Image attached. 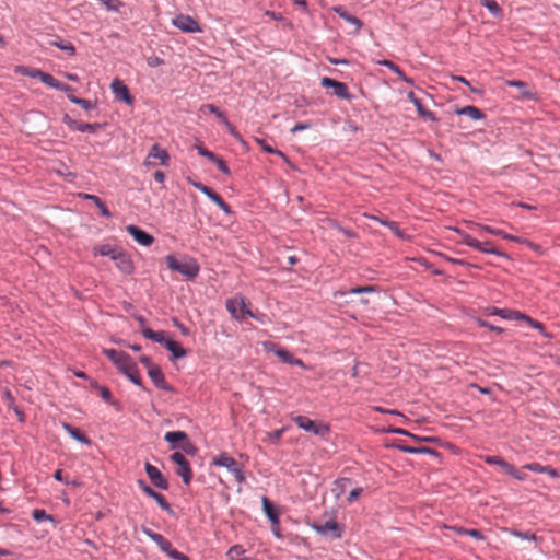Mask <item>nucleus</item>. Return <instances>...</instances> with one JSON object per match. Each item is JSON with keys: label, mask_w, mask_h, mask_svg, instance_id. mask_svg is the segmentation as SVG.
Masks as SVG:
<instances>
[{"label": "nucleus", "mask_w": 560, "mask_h": 560, "mask_svg": "<svg viewBox=\"0 0 560 560\" xmlns=\"http://www.w3.org/2000/svg\"><path fill=\"white\" fill-rule=\"evenodd\" d=\"M103 353L126 375L135 385L144 389L139 369L132 358L122 351L104 349Z\"/></svg>", "instance_id": "obj_1"}, {"label": "nucleus", "mask_w": 560, "mask_h": 560, "mask_svg": "<svg viewBox=\"0 0 560 560\" xmlns=\"http://www.w3.org/2000/svg\"><path fill=\"white\" fill-rule=\"evenodd\" d=\"M165 262L171 270L182 273L187 279H194L199 273V265L194 258H186L180 261L173 255H168L165 257Z\"/></svg>", "instance_id": "obj_2"}, {"label": "nucleus", "mask_w": 560, "mask_h": 560, "mask_svg": "<svg viewBox=\"0 0 560 560\" xmlns=\"http://www.w3.org/2000/svg\"><path fill=\"white\" fill-rule=\"evenodd\" d=\"M292 420L300 429L322 439H327L330 433V427L323 421H314L305 416H294Z\"/></svg>", "instance_id": "obj_3"}, {"label": "nucleus", "mask_w": 560, "mask_h": 560, "mask_svg": "<svg viewBox=\"0 0 560 560\" xmlns=\"http://www.w3.org/2000/svg\"><path fill=\"white\" fill-rule=\"evenodd\" d=\"M226 310L236 320H243L245 316L260 320V318L248 308L246 300L242 295H236L232 299H229L226 301Z\"/></svg>", "instance_id": "obj_4"}, {"label": "nucleus", "mask_w": 560, "mask_h": 560, "mask_svg": "<svg viewBox=\"0 0 560 560\" xmlns=\"http://www.w3.org/2000/svg\"><path fill=\"white\" fill-rule=\"evenodd\" d=\"M211 465L228 468L235 477L238 483L244 482L245 477L242 469L238 467L237 462L228 453H221L212 458Z\"/></svg>", "instance_id": "obj_5"}, {"label": "nucleus", "mask_w": 560, "mask_h": 560, "mask_svg": "<svg viewBox=\"0 0 560 560\" xmlns=\"http://www.w3.org/2000/svg\"><path fill=\"white\" fill-rule=\"evenodd\" d=\"M320 85L323 88H331L334 90V95L341 100L351 101L352 94H350L348 85L343 82H339L328 77H323L320 79Z\"/></svg>", "instance_id": "obj_6"}, {"label": "nucleus", "mask_w": 560, "mask_h": 560, "mask_svg": "<svg viewBox=\"0 0 560 560\" xmlns=\"http://www.w3.org/2000/svg\"><path fill=\"white\" fill-rule=\"evenodd\" d=\"M173 25L186 33H197L201 31L198 22L189 15H177L173 19Z\"/></svg>", "instance_id": "obj_7"}, {"label": "nucleus", "mask_w": 560, "mask_h": 560, "mask_svg": "<svg viewBox=\"0 0 560 560\" xmlns=\"http://www.w3.org/2000/svg\"><path fill=\"white\" fill-rule=\"evenodd\" d=\"M265 349L268 351H272L276 353V355L284 363L291 364V365H298V366H304V363L301 359H296L293 357L291 352L283 348H278L273 343H265Z\"/></svg>", "instance_id": "obj_8"}, {"label": "nucleus", "mask_w": 560, "mask_h": 560, "mask_svg": "<svg viewBox=\"0 0 560 560\" xmlns=\"http://www.w3.org/2000/svg\"><path fill=\"white\" fill-rule=\"evenodd\" d=\"M164 440L171 444H173V447H176V443L183 442L180 447L187 452L190 453L194 450V446L188 441V436L184 431H170L166 432Z\"/></svg>", "instance_id": "obj_9"}, {"label": "nucleus", "mask_w": 560, "mask_h": 560, "mask_svg": "<svg viewBox=\"0 0 560 560\" xmlns=\"http://www.w3.org/2000/svg\"><path fill=\"white\" fill-rule=\"evenodd\" d=\"M110 88L116 100L121 101L128 105L133 103V97L131 96L128 86L122 81L115 79L112 82Z\"/></svg>", "instance_id": "obj_10"}, {"label": "nucleus", "mask_w": 560, "mask_h": 560, "mask_svg": "<svg viewBox=\"0 0 560 560\" xmlns=\"http://www.w3.org/2000/svg\"><path fill=\"white\" fill-rule=\"evenodd\" d=\"M200 110L201 112L208 110L209 113L214 114L222 122H224L226 125L231 135H233L237 140H240L243 144H245V142L243 141V139L241 138L238 132L235 130V128L232 126V124L228 120L225 114L223 112H221L215 105L205 104L200 107Z\"/></svg>", "instance_id": "obj_11"}, {"label": "nucleus", "mask_w": 560, "mask_h": 560, "mask_svg": "<svg viewBox=\"0 0 560 560\" xmlns=\"http://www.w3.org/2000/svg\"><path fill=\"white\" fill-rule=\"evenodd\" d=\"M148 375L153 382V384L163 390L173 392V387L166 382L164 374L160 366H150V371H148Z\"/></svg>", "instance_id": "obj_12"}, {"label": "nucleus", "mask_w": 560, "mask_h": 560, "mask_svg": "<svg viewBox=\"0 0 560 560\" xmlns=\"http://www.w3.org/2000/svg\"><path fill=\"white\" fill-rule=\"evenodd\" d=\"M463 243H465L466 245L481 252V253H489V254H495V255H501L500 252H498L491 243L489 242H479L478 240H476L475 237L470 236V235H465L464 236V240H463Z\"/></svg>", "instance_id": "obj_13"}, {"label": "nucleus", "mask_w": 560, "mask_h": 560, "mask_svg": "<svg viewBox=\"0 0 560 560\" xmlns=\"http://www.w3.org/2000/svg\"><path fill=\"white\" fill-rule=\"evenodd\" d=\"M145 472L148 477L150 478L151 482L160 488V489H167L168 482L167 480L162 476L161 471L150 463L145 464Z\"/></svg>", "instance_id": "obj_14"}, {"label": "nucleus", "mask_w": 560, "mask_h": 560, "mask_svg": "<svg viewBox=\"0 0 560 560\" xmlns=\"http://www.w3.org/2000/svg\"><path fill=\"white\" fill-rule=\"evenodd\" d=\"M141 490L150 498L154 499L156 503L165 511H171V505L167 503L166 499L151 487H149L143 480L138 481Z\"/></svg>", "instance_id": "obj_15"}, {"label": "nucleus", "mask_w": 560, "mask_h": 560, "mask_svg": "<svg viewBox=\"0 0 560 560\" xmlns=\"http://www.w3.org/2000/svg\"><path fill=\"white\" fill-rule=\"evenodd\" d=\"M127 232L133 237V240L143 246H150L153 243V237L144 232L143 230L139 229L136 225H128L126 226Z\"/></svg>", "instance_id": "obj_16"}, {"label": "nucleus", "mask_w": 560, "mask_h": 560, "mask_svg": "<svg viewBox=\"0 0 560 560\" xmlns=\"http://www.w3.org/2000/svg\"><path fill=\"white\" fill-rule=\"evenodd\" d=\"M142 532L145 534V536L152 539L163 552L167 553L168 551H171V548L173 547L172 542L167 540L163 535L155 533L149 528H143Z\"/></svg>", "instance_id": "obj_17"}, {"label": "nucleus", "mask_w": 560, "mask_h": 560, "mask_svg": "<svg viewBox=\"0 0 560 560\" xmlns=\"http://www.w3.org/2000/svg\"><path fill=\"white\" fill-rule=\"evenodd\" d=\"M195 187L200 189L206 196L213 200L221 210H230L228 203L221 198L219 194L213 191L210 187L201 183L195 184Z\"/></svg>", "instance_id": "obj_18"}, {"label": "nucleus", "mask_w": 560, "mask_h": 560, "mask_svg": "<svg viewBox=\"0 0 560 560\" xmlns=\"http://www.w3.org/2000/svg\"><path fill=\"white\" fill-rule=\"evenodd\" d=\"M116 267L126 275H130L133 271L132 260L128 255L121 250L114 257Z\"/></svg>", "instance_id": "obj_19"}, {"label": "nucleus", "mask_w": 560, "mask_h": 560, "mask_svg": "<svg viewBox=\"0 0 560 560\" xmlns=\"http://www.w3.org/2000/svg\"><path fill=\"white\" fill-rule=\"evenodd\" d=\"M455 114L468 116L472 120H481V119L486 118V115L483 114V112H481L479 108H477L476 106H472V105H467L462 108H456Z\"/></svg>", "instance_id": "obj_20"}, {"label": "nucleus", "mask_w": 560, "mask_h": 560, "mask_svg": "<svg viewBox=\"0 0 560 560\" xmlns=\"http://www.w3.org/2000/svg\"><path fill=\"white\" fill-rule=\"evenodd\" d=\"M62 428L74 440H77L85 445L91 444V440L85 434H83L78 428H74L67 422L62 423Z\"/></svg>", "instance_id": "obj_21"}, {"label": "nucleus", "mask_w": 560, "mask_h": 560, "mask_svg": "<svg viewBox=\"0 0 560 560\" xmlns=\"http://www.w3.org/2000/svg\"><path fill=\"white\" fill-rule=\"evenodd\" d=\"M509 86L517 88V90H521V94L523 98L526 100H536V93L532 92L527 89V83L521 80H510L506 82Z\"/></svg>", "instance_id": "obj_22"}, {"label": "nucleus", "mask_w": 560, "mask_h": 560, "mask_svg": "<svg viewBox=\"0 0 560 560\" xmlns=\"http://www.w3.org/2000/svg\"><path fill=\"white\" fill-rule=\"evenodd\" d=\"M164 347L172 352L173 359H180L186 355V350L175 340L167 339Z\"/></svg>", "instance_id": "obj_23"}, {"label": "nucleus", "mask_w": 560, "mask_h": 560, "mask_svg": "<svg viewBox=\"0 0 560 560\" xmlns=\"http://www.w3.org/2000/svg\"><path fill=\"white\" fill-rule=\"evenodd\" d=\"M334 11L345 21L355 25L357 32L362 27L361 21L357 16L351 15L343 7H336Z\"/></svg>", "instance_id": "obj_24"}, {"label": "nucleus", "mask_w": 560, "mask_h": 560, "mask_svg": "<svg viewBox=\"0 0 560 560\" xmlns=\"http://www.w3.org/2000/svg\"><path fill=\"white\" fill-rule=\"evenodd\" d=\"M148 159H158L161 164L165 165L168 161V153L159 144H153L149 152Z\"/></svg>", "instance_id": "obj_25"}, {"label": "nucleus", "mask_w": 560, "mask_h": 560, "mask_svg": "<svg viewBox=\"0 0 560 560\" xmlns=\"http://www.w3.org/2000/svg\"><path fill=\"white\" fill-rule=\"evenodd\" d=\"M49 45L66 51L69 56L75 55V47L71 42L63 40L58 37L54 40H49Z\"/></svg>", "instance_id": "obj_26"}, {"label": "nucleus", "mask_w": 560, "mask_h": 560, "mask_svg": "<svg viewBox=\"0 0 560 560\" xmlns=\"http://www.w3.org/2000/svg\"><path fill=\"white\" fill-rule=\"evenodd\" d=\"M380 65H382V66L388 68L389 70H392L394 73H396L405 82H407L409 84L413 83V80L411 78H408L405 74V72L396 63H394L393 61L384 59V60L380 61Z\"/></svg>", "instance_id": "obj_27"}, {"label": "nucleus", "mask_w": 560, "mask_h": 560, "mask_svg": "<svg viewBox=\"0 0 560 560\" xmlns=\"http://www.w3.org/2000/svg\"><path fill=\"white\" fill-rule=\"evenodd\" d=\"M120 250L109 244H102V245H98V246H95L93 248V253L95 255H101V256H108L110 257L112 259H114V257L119 253Z\"/></svg>", "instance_id": "obj_28"}, {"label": "nucleus", "mask_w": 560, "mask_h": 560, "mask_svg": "<svg viewBox=\"0 0 560 560\" xmlns=\"http://www.w3.org/2000/svg\"><path fill=\"white\" fill-rule=\"evenodd\" d=\"M142 335L145 338L151 339L155 342H159L163 346H164L165 341L168 339V338H166V334L164 331H154L150 328H144L142 330Z\"/></svg>", "instance_id": "obj_29"}, {"label": "nucleus", "mask_w": 560, "mask_h": 560, "mask_svg": "<svg viewBox=\"0 0 560 560\" xmlns=\"http://www.w3.org/2000/svg\"><path fill=\"white\" fill-rule=\"evenodd\" d=\"M491 314L500 316L504 319H520L521 316H523L522 313H520L517 311L508 310V308H493Z\"/></svg>", "instance_id": "obj_30"}, {"label": "nucleus", "mask_w": 560, "mask_h": 560, "mask_svg": "<svg viewBox=\"0 0 560 560\" xmlns=\"http://www.w3.org/2000/svg\"><path fill=\"white\" fill-rule=\"evenodd\" d=\"M176 474L182 477L185 485H189L192 479V471L189 463L177 466Z\"/></svg>", "instance_id": "obj_31"}, {"label": "nucleus", "mask_w": 560, "mask_h": 560, "mask_svg": "<svg viewBox=\"0 0 560 560\" xmlns=\"http://www.w3.org/2000/svg\"><path fill=\"white\" fill-rule=\"evenodd\" d=\"M413 105L416 106L417 113L421 118L430 121L438 120L435 114L431 110L425 109L419 98L416 101V103H413Z\"/></svg>", "instance_id": "obj_32"}, {"label": "nucleus", "mask_w": 560, "mask_h": 560, "mask_svg": "<svg viewBox=\"0 0 560 560\" xmlns=\"http://www.w3.org/2000/svg\"><path fill=\"white\" fill-rule=\"evenodd\" d=\"M16 72L21 73L23 75L33 78V79H38L39 81H40L42 75L44 73V71H42L40 69L30 68V67H25V66L18 67L16 68Z\"/></svg>", "instance_id": "obj_33"}, {"label": "nucleus", "mask_w": 560, "mask_h": 560, "mask_svg": "<svg viewBox=\"0 0 560 560\" xmlns=\"http://www.w3.org/2000/svg\"><path fill=\"white\" fill-rule=\"evenodd\" d=\"M481 7L488 9L493 16H501L502 9L495 0H480Z\"/></svg>", "instance_id": "obj_34"}, {"label": "nucleus", "mask_w": 560, "mask_h": 560, "mask_svg": "<svg viewBox=\"0 0 560 560\" xmlns=\"http://www.w3.org/2000/svg\"><path fill=\"white\" fill-rule=\"evenodd\" d=\"M245 550L240 545L232 546L229 551L228 556L231 560H249L248 558L244 557Z\"/></svg>", "instance_id": "obj_35"}, {"label": "nucleus", "mask_w": 560, "mask_h": 560, "mask_svg": "<svg viewBox=\"0 0 560 560\" xmlns=\"http://www.w3.org/2000/svg\"><path fill=\"white\" fill-rule=\"evenodd\" d=\"M68 100L71 103L81 106L85 110H90L95 107V105L90 100L80 98V97L74 96L73 94H69Z\"/></svg>", "instance_id": "obj_36"}, {"label": "nucleus", "mask_w": 560, "mask_h": 560, "mask_svg": "<svg viewBox=\"0 0 560 560\" xmlns=\"http://www.w3.org/2000/svg\"><path fill=\"white\" fill-rule=\"evenodd\" d=\"M79 200H92L94 205L98 208V210L105 211L107 210L104 202L95 195H89V194H79L77 197Z\"/></svg>", "instance_id": "obj_37"}, {"label": "nucleus", "mask_w": 560, "mask_h": 560, "mask_svg": "<svg viewBox=\"0 0 560 560\" xmlns=\"http://www.w3.org/2000/svg\"><path fill=\"white\" fill-rule=\"evenodd\" d=\"M485 462L487 464H490V465H498V466H500L503 469L504 472L508 470V468L511 465V464H509L508 462H505L504 459H502L499 456H486L485 457Z\"/></svg>", "instance_id": "obj_38"}, {"label": "nucleus", "mask_w": 560, "mask_h": 560, "mask_svg": "<svg viewBox=\"0 0 560 560\" xmlns=\"http://www.w3.org/2000/svg\"><path fill=\"white\" fill-rule=\"evenodd\" d=\"M40 82L44 83L45 85L56 90L59 86L60 81L55 79L54 75H51L50 73L44 72L42 75Z\"/></svg>", "instance_id": "obj_39"}, {"label": "nucleus", "mask_w": 560, "mask_h": 560, "mask_svg": "<svg viewBox=\"0 0 560 560\" xmlns=\"http://www.w3.org/2000/svg\"><path fill=\"white\" fill-rule=\"evenodd\" d=\"M80 132H91V133H94L96 132L98 129H101L102 125L100 122H94V124H90V122H80Z\"/></svg>", "instance_id": "obj_40"}, {"label": "nucleus", "mask_w": 560, "mask_h": 560, "mask_svg": "<svg viewBox=\"0 0 560 560\" xmlns=\"http://www.w3.org/2000/svg\"><path fill=\"white\" fill-rule=\"evenodd\" d=\"M256 141L260 144L261 149L267 152V153H271V154H276V155H279L283 159H285V154L283 152H281L280 150L278 149H273L272 147H270L269 144H267L265 142V140H261V139H256Z\"/></svg>", "instance_id": "obj_41"}, {"label": "nucleus", "mask_w": 560, "mask_h": 560, "mask_svg": "<svg viewBox=\"0 0 560 560\" xmlns=\"http://www.w3.org/2000/svg\"><path fill=\"white\" fill-rule=\"evenodd\" d=\"M32 516L33 518L40 523V522H44V521H52V516L48 515L45 510H42V509H35L33 512H32Z\"/></svg>", "instance_id": "obj_42"}, {"label": "nucleus", "mask_w": 560, "mask_h": 560, "mask_svg": "<svg viewBox=\"0 0 560 560\" xmlns=\"http://www.w3.org/2000/svg\"><path fill=\"white\" fill-rule=\"evenodd\" d=\"M62 122L66 124L71 130H80V122L73 118H71L68 114H65L62 117Z\"/></svg>", "instance_id": "obj_43"}, {"label": "nucleus", "mask_w": 560, "mask_h": 560, "mask_svg": "<svg viewBox=\"0 0 560 560\" xmlns=\"http://www.w3.org/2000/svg\"><path fill=\"white\" fill-rule=\"evenodd\" d=\"M62 122L66 124L71 130H80V122L73 118H71L68 114H65L62 117Z\"/></svg>", "instance_id": "obj_44"}, {"label": "nucleus", "mask_w": 560, "mask_h": 560, "mask_svg": "<svg viewBox=\"0 0 560 560\" xmlns=\"http://www.w3.org/2000/svg\"><path fill=\"white\" fill-rule=\"evenodd\" d=\"M92 386L95 387L100 392L101 397L105 401H107V402L112 401V393L107 387L98 386L96 383H93Z\"/></svg>", "instance_id": "obj_45"}, {"label": "nucleus", "mask_w": 560, "mask_h": 560, "mask_svg": "<svg viewBox=\"0 0 560 560\" xmlns=\"http://www.w3.org/2000/svg\"><path fill=\"white\" fill-rule=\"evenodd\" d=\"M376 288L374 285H365V287H355L350 289L349 293L351 294H361V293H371L375 292Z\"/></svg>", "instance_id": "obj_46"}, {"label": "nucleus", "mask_w": 560, "mask_h": 560, "mask_svg": "<svg viewBox=\"0 0 560 560\" xmlns=\"http://www.w3.org/2000/svg\"><path fill=\"white\" fill-rule=\"evenodd\" d=\"M196 149L198 151V153L201 155V156H205L207 158L209 161H213L215 159V154L211 151H209L208 149H206L203 145L201 144H197L196 145Z\"/></svg>", "instance_id": "obj_47"}, {"label": "nucleus", "mask_w": 560, "mask_h": 560, "mask_svg": "<svg viewBox=\"0 0 560 560\" xmlns=\"http://www.w3.org/2000/svg\"><path fill=\"white\" fill-rule=\"evenodd\" d=\"M284 431H285V428H281V429L275 430V431H272V432H269V433H268V439H269L271 442H273V443L278 444V443L280 442V440H281L282 434L284 433Z\"/></svg>", "instance_id": "obj_48"}, {"label": "nucleus", "mask_w": 560, "mask_h": 560, "mask_svg": "<svg viewBox=\"0 0 560 560\" xmlns=\"http://www.w3.org/2000/svg\"><path fill=\"white\" fill-rule=\"evenodd\" d=\"M212 162L217 165L220 172H222L223 174H230V168L224 160L217 155Z\"/></svg>", "instance_id": "obj_49"}, {"label": "nucleus", "mask_w": 560, "mask_h": 560, "mask_svg": "<svg viewBox=\"0 0 560 560\" xmlns=\"http://www.w3.org/2000/svg\"><path fill=\"white\" fill-rule=\"evenodd\" d=\"M505 474L512 476L513 478L517 480H524L526 478V475L518 469H516L514 466L510 465Z\"/></svg>", "instance_id": "obj_50"}, {"label": "nucleus", "mask_w": 560, "mask_h": 560, "mask_svg": "<svg viewBox=\"0 0 560 560\" xmlns=\"http://www.w3.org/2000/svg\"><path fill=\"white\" fill-rule=\"evenodd\" d=\"M512 535L526 540L535 541L537 539L536 535L529 532L512 530Z\"/></svg>", "instance_id": "obj_51"}, {"label": "nucleus", "mask_w": 560, "mask_h": 560, "mask_svg": "<svg viewBox=\"0 0 560 560\" xmlns=\"http://www.w3.org/2000/svg\"><path fill=\"white\" fill-rule=\"evenodd\" d=\"M520 319L527 322L532 327H534L540 331H544V329H545V327L541 323L534 320L533 318H530L529 316H527L525 314H523V316H521Z\"/></svg>", "instance_id": "obj_52"}, {"label": "nucleus", "mask_w": 560, "mask_h": 560, "mask_svg": "<svg viewBox=\"0 0 560 560\" xmlns=\"http://www.w3.org/2000/svg\"><path fill=\"white\" fill-rule=\"evenodd\" d=\"M262 502H264L265 512H266V514L268 515V517H269L270 520H272V521H277V518H278V517H277V515L273 513V511H272V505H271V503L268 501V499H267V498H264Z\"/></svg>", "instance_id": "obj_53"}, {"label": "nucleus", "mask_w": 560, "mask_h": 560, "mask_svg": "<svg viewBox=\"0 0 560 560\" xmlns=\"http://www.w3.org/2000/svg\"><path fill=\"white\" fill-rule=\"evenodd\" d=\"M166 555L174 560H189V558L186 555L179 552L173 547L171 548V551H168Z\"/></svg>", "instance_id": "obj_54"}, {"label": "nucleus", "mask_w": 560, "mask_h": 560, "mask_svg": "<svg viewBox=\"0 0 560 560\" xmlns=\"http://www.w3.org/2000/svg\"><path fill=\"white\" fill-rule=\"evenodd\" d=\"M147 63L149 67L155 68V67L163 65L164 60L162 58H160L159 56L153 55V56H150L147 58Z\"/></svg>", "instance_id": "obj_55"}, {"label": "nucleus", "mask_w": 560, "mask_h": 560, "mask_svg": "<svg viewBox=\"0 0 560 560\" xmlns=\"http://www.w3.org/2000/svg\"><path fill=\"white\" fill-rule=\"evenodd\" d=\"M369 218H371V219H373V220H377V221H380L382 224L388 225V226H389V229L394 231V233L399 234V232H398V228H397V225H396V223H395V222H393V221H386V220H384V219H381V218H377V217H374V215H369Z\"/></svg>", "instance_id": "obj_56"}, {"label": "nucleus", "mask_w": 560, "mask_h": 560, "mask_svg": "<svg viewBox=\"0 0 560 560\" xmlns=\"http://www.w3.org/2000/svg\"><path fill=\"white\" fill-rule=\"evenodd\" d=\"M171 459L177 465V466H182L183 464L187 463L188 460L185 458V456L179 453V452H175L174 454H172L171 456Z\"/></svg>", "instance_id": "obj_57"}, {"label": "nucleus", "mask_w": 560, "mask_h": 560, "mask_svg": "<svg viewBox=\"0 0 560 560\" xmlns=\"http://www.w3.org/2000/svg\"><path fill=\"white\" fill-rule=\"evenodd\" d=\"M171 459L177 465V466H182L183 464L187 463L188 460L185 458V456L179 453V452H175L174 454H172L171 456Z\"/></svg>", "instance_id": "obj_58"}, {"label": "nucleus", "mask_w": 560, "mask_h": 560, "mask_svg": "<svg viewBox=\"0 0 560 560\" xmlns=\"http://www.w3.org/2000/svg\"><path fill=\"white\" fill-rule=\"evenodd\" d=\"M525 469H528L530 471H534V472H540V474H544V468L545 466L538 464V463H530V464H526L524 466Z\"/></svg>", "instance_id": "obj_59"}, {"label": "nucleus", "mask_w": 560, "mask_h": 560, "mask_svg": "<svg viewBox=\"0 0 560 560\" xmlns=\"http://www.w3.org/2000/svg\"><path fill=\"white\" fill-rule=\"evenodd\" d=\"M312 127V124L310 122H299L293 128H291V133H296L298 131L306 130Z\"/></svg>", "instance_id": "obj_60"}, {"label": "nucleus", "mask_w": 560, "mask_h": 560, "mask_svg": "<svg viewBox=\"0 0 560 560\" xmlns=\"http://www.w3.org/2000/svg\"><path fill=\"white\" fill-rule=\"evenodd\" d=\"M363 489L362 488H355L353 489L350 493H349V497H348V503H352L354 502L362 493Z\"/></svg>", "instance_id": "obj_61"}, {"label": "nucleus", "mask_w": 560, "mask_h": 560, "mask_svg": "<svg viewBox=\"0 0 560 560\" xmlns=\"http://www.w3.org/2000/svg\"><path fill=\"white\" fill-rule=\"evenodd\" d=\"M481 229L490 234H493V235H498V236L503 235V230H501V229H495L490 225H482Z\"/></svg>", "instance_id": "obj_62"}, {"label": "nucleus", "mask_w": 560, "mask_h": 560, "mask_svg": "<svg viewBox=\"0 0 560 560\" xmlns=\"http://www.w3.org/2000/svg\"><path fill=\"white\" fill-rule=\"evenodd\" d=\"M465 535H468L477 540H482L485 538L481 532H479L478 529H467V532H465Z\"/></svg>", "instance_id": "obj_63"}, {"label": "nucleus", "mask_w": 560, "mask_h": 560, "mask_svg": "<svg viewBox=\"0 0 560 560\" xmlns=\"http://www.w3.org/2000/svg\"><path fill=\"white\" fill-rule=\"evenodd\" d=\"M338 524L336 522H326L323 526V532H329V530H338Z\"/></svg>", "instance_id": "obj_64"}]
</instances>
